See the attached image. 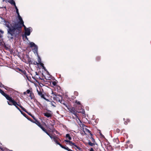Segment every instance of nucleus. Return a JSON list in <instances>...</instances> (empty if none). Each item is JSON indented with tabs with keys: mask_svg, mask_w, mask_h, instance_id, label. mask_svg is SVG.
Masks as SVG:
<instances>
[{
	"mask_svg": "<svg viewBox=\"0 0 151 151\" xmlns=\"http://www.w3.org/2000/svg\"><path fill=\"white\" fill-rule=\"evenodd\" d=\"M4 25L7 27V37L9 40L18 36L19 34L21 33L22 27H24L25 30L27 29L24 25V22L19 24V23H17L14 21L12 22L4 20Z\"/></svg>",
	"mask_w": 151,
	"mask_h": 151,
	"instance_id": "f257e3e1",
	"label": "nucleus"
},
{
	"mask_svg": "<svg viewBox=\"0 0 151 151\" xmlns=\"http://www.w3.org/2000/svg\"><path fill=\"white\" fill-rule=\"evenodd\" d=\"M9 101H8V104L9 105H13L14 106L16 107L19 110H20V109L18 107L17 103L14 100L12 99V97L9 100Z\"/></svg>",
	"mask_w": 151,
	"mask_h": 151,
	"instance_id": "f03ea898",
	"label": "nucleus"
},
{
	"mask_svg": "<svg viewBox=\"0 0 151 151\" xmlns=\"http://www.w3.org/2000/svg\"><path fill=\"white\" fill-rule=\"evenodd\" d=\"M29 45L30 47H34V48L32 49V50L35 53L38 54V47L34 43L32 42H29Z\"/></svg>",
	"mask_w": 151,
	"mask_h": 151,
	"instance_id": "7ed1b4c3",
	"label": "nucleus"
},
{
	"mask_svg": "<svg viewBox=\"0 0 151 151\" xmlns=\"http://www.w3.org/2000/svg\"><path fill=\"white\" fill-rule=\"evenodd\" d=\"M52 139H53V141L57 144L60 145V146L63 149H65L66 147L62 145L58 141V140H60V139L57 136H53L52 137Z\"/></svg>",
	"mask_w": 151,
	"mask_h": 151,
	"instance_id": "20e7f679",
	"label": "nucleus"
},
{
	"mask_svg": "<svg viewBox=\"0 0 151 151\" xmlns=\"http://www.w3.org/2000/svg\"><path fill=\"white\" fill-rule=\"evenodd\" d=\"M52 94H53V98L54 100L58 101L59 102L61 101L62 99V97L61 96H58V95H55V94L52 92Z\"/></svg>",
	"mask_w": 151,
	"mask_h": 151,
	"instance_id": "39448f33",
	"label": "nucleus"
},
{
	"mask_svg": "<svg viewBox=\"0 0 151 151\" xmlns=\"http://www.w3.org/2000/svg\"><path fill=\"white\" fill-rule=\"evenodd\" d=\"M43 114L47 118L51 117L52 115V113L51 111H49L47 112L44 113Z\"/></svg>",
	"mask_w": 151,
	"mask_h": 151,
	"instance_id": "423d86ee",
	"label": "nucleus"
},
{
	"mask_svg": "<svg viewBox=\"0 0 151 151\" xmlns=\"http://www.w3.org/2000/svg\"><path fill=\"white\" fill-rule=\"evenodd\" d=\"M0 93L1 94L6 98L8 100L11 99V97H10L9 95L5 93L2 90L0 89Z\"/></svg>",
	"mask_w": 151,
	"mask_h": 151,
	"instance_id": "0eeeda50",
	"label": "nucleus"
},
{
	"mask_svg": "<svg viewBox=\"0 0 151 151\" xmlns=\"http://www.w3.org/2000/svg\"><path fill=\"white\" fill-rule=\"evenodd\" d=\"M0 93L1 94L6 98L8 100L11 99V97H10L9 95L5 93L2 90L0 89Z\"/></svg>",
	"mask_w": 151,
	"mask_h": 151,
	"instance_id": "6e6552de",
	"label": "nucleus"
},
{
	"mask_svg": "<svg viewBox=\"0 0 151 151\" xmlns=\"http://www.w3.org/2000/svg\"><path fill=\"white\" fill-rule=\"evenodd\" d=\"M32 30V28L30 27L28 28L25 30V35L26 36H29L30 34V32Z\"/></svg>",
	"mask_w": 151,
	"mask_h": 151,
	"instance_id": "1a4fd4ad",
	"label": "nucleus"
},
{
	"mask_svg": "<svg viewBox=\"0 0 151 151\" xmlns=\"http://www.w3.org/2000/svg\"><path fill=\"white\" fill-rule=\"evenodd\" d=\"M42 129L52 139V137L53 136V135H52L50 134L49 133H48L46 130L45 128L43 127Z\"/></svg>",
	"mask_w": 151,
	"mask_h": 151,
	"instance_id": "9d476101",
	"label": "nucleus"
},
{
	"mask_svg": "<svg viewBox=\"0 0 151 151\" xmlns=\"http://www.w3.org/2000/svg\"><path fill=\"white\" fill-rule=\"evenodd\" d=\"M42 129L52 139V137L53 136V135H52L50 134L49 133H48L46 130L45 128L43 127Z\"/></svg>",
	"mask_w": 151,
	"mask_h": 151,
	"instance_id": "9b49d317",
	"label": "nucleus"
},
{
	"mask_svg": "<svg viewBox=\"0 0 151 151\" xmlns=\"http://www.w3.org/2000/svg\"><path fill=\"white\" fill-rule=\"evenodd\" d=\"M42 129L52 139V137L53 136V135H52L50 134L49 133H48L46 130L45 128L43 127Z\"/></svg>",
	"mask_w": 151,
	"mask_h": 151,
	"instance_id": "f8f14e48",
	"label": "nucleus"
},
{
	"mask_svg": "<svg viewBox=\"0 0 151 151\" xmlns=\"http://www.w3.org/2000/svg\"><path fill=\"white\" fill-rule=\"evenodd\" d=\"M42 129L52 139V137L53 136V135H52L50 134L49 133H48L46 130L45 128L43 127Z\"/></svg>",
	"mask_w": 151,
	"mask_h": 151,
	"instance_id": "ddd939ff",
	"label": "nucleus"
},
{
	"mask_svg": "<svg viewBox=\"0 0 151 151\" xmlns=\"http://www.w3.org/2000/svg\"><path fill=\"white\" fill-rule=\"evenodd\" d=\"M42 129L52 139V137L53 136V135H52L50 134L49 133H48L46 130L45 128L43 127Z\"/></svg>",
	"mask_w": 151,
	"mask_h": 151,
	"instance_id": "4468645a",
	"label": "nucleus"
},
{
	"mask_svg": "<svg viewBox=\"0 0 151 151\" xmlns=\"http://www.w3.org/2000/svg\"><path fill=\"white\" fill-rule=\"evenodd\" d=\"M19 71L21 72L22 74L24 75V76L27 77V78L28 79V75L26 73V71L25 70H22L21 69H19Z\"/></svg>",
	"mask_w": 151,
	"mask_h": 151,
	"instance_id": "2eb2a0df",
	"label": "nucleus"
},
{
	"mask_svg": "<svg viewBox=\"0 0 151 151\" xmlns=\"http://www.w3.org/2000/svg\"><path fill=\"white\" fill-rule=\"evenodd\" d=\"M34 123L38 126L41 129H42L43 127L41 125L40 122L37 119H35Z\"/></svg>",
	"mask_w": 151,
	"mask_h": 151,
	"instance_id": "dca6fc26",
	"label": "nucleus"
},
{
	"mask_svg": "<svg viewBox=\"0 0 151 151\" xmlns=\"http://www.w3.org/2000/svg\"><path fill=\"white\" fill-rule=\"evenodd\" d=\"M37 92L38 95L42 98L45 99V95H44L40 91H39L37 90Z\"/></svg>",
	"mask_w": 151,
	"mask_h": 151,
	"instance_id": "f3484780",
	"label": "nucleus"
},
{
	"mask_svg": "<svg viewBox=\"0 0 151 151\" xmlns=\"http://www.w3.org/2000/svg\"><path fill=\"white\" fill-rule=\"evenodd\" d=\"M78 108H76V109L78 110L77 112L78 113H80L83 111V109L82 108L81 105H79Z\"/></svg>",
	"mask_w": 151,
	"mask_h": 151,
	"instance_id": "a211bd4d",
	"label": "nucleus"
},
{
	"mask_svg": "<svg viewBox=\"0 0 151 151\" xmlns=\"http://www.w3.org/2000/svg\"><path fill=\"white\" fill-rule=\"evenodd\" d=\"M4 88L6 90L9 91L10 92H13L14 91V90L12 88L8 87L6 86V87H4Z\"/></svg>",
	"mask_w": 151,
	"mask_h": 151,
	"instance_id": "6ab92c4d",
	"label": "nucleus"
},
{
	"mask_svg": "<svg viewBox=\"0 0 151 151\" xmlns=\"http://www.w3.org/2000/svg\"><path fill=\"white\" fill-rule=\"evenodd\" d=\"M18 19L19 20V22L18 23H19V24H22V22H24L23 21L22 18L21 17L19 14V15H18Z\"/></svg>",
	"mask_w": 151,
	"mask_h": 151,
	"instance_id": "aec40b11",
	"label": "nucleus"
},
{
	"mask_svg": "<svg viewBox=\"0 0 151 151\" xmlns=\"http://www.w3.org/2000/svg\"><path fill=\"white\" fill-rule=\"evenodd\" d=\"M17 105L18 106H19L20 108H21V109L24 111H25V112H27V111L26 110L24 107H23L20 104H17Z\"/></svg>",
	"mask_w": 151,
	"mask_h": 151,
	"instance_id": "412c9836",
	"label": "nucleus"
},
{
	"mask_svg": "<svg viewBox=\"0 0 151 151\" xmlns=\"http://www.w3.org/2000/svg\"><path fill=\"white\" fill-rule=\"evenodd\" d=\"M60 102L61 103V104H63L65 106L67 107L68 109V108L67 106V105L64 100H61V101H60Z\"/></svg>",
	"mask_w": 151,
	"mask_h": 151,
	"instance_id": "4be33fe9",
	"label": "nucleus"
},
{
	"mask_svg": "<svg viewBox=\"0 0 151 151\" xmlns=\"http://www.w3.org/2000/svg\"><path fill=\"white\" fill-rule=\"evenodd\" d=\"M83 132L86 133H90V131L86 128H83Z\"/></svg>",
	"mask_w": 151,
	"mask_h": 151,
	"instance_id": "5701e85b",
	"label": "nucleus"
},
{
	"mask_svg": "<svg viewBox=\"0 0 151 151\" xmlns=\"http://www.w3.org/2000/svg\"><path fill=\"white\" fill-rule=\"evenodd\" d=\"M8 2L12 5H15V3L14 0H9Z\"/></svg>",
	"mask_w": 151,
	"mask_h": 151,
	"instance_id": "b1692460",
	"label": "nucleus"
},
{
	"mask_svg": "<svg viewBox=\"0 0 151 151\" xmlns=\"http://www.w3.org/2000/svg\"><path fill=\"white\" fill-rule=\"evenodd\" d=\"M37 60L38 61V63L37 64L40 65L42 66H43V65L42 63H41V59L39 56L38 57Z\"/></svg>",
	"mask_w": 151,
	"mask_h": 151,
	"instance_id": "393cba45",
	"label": "nucleus"
},
{
	"mask_svg": "<svg viewBox=\"0 0 151 151\" xmlns=\"http://www.w3.org/2000/svg\"><path fill=\"white\" fill-rule=\"evenodd\" d=\"M64 141L66 142H68V143H69V145L72 146V144L73 143V142H72L70 141V140H64Z\"/></svg>",
	"mask_w": 151,
	"mask_h": 151,
	"instance_id": "a878e982",
	"label": "nucleus"
},
{
	"mask_svg": "<svg viewBox=\"0 0 151 151\" xmlns=\"http://www.w3.org/2000/svg\"><path fill=\"white\" fill-rule=\"evenodd\" d=\"M73 145L75 146L76 148L78 150H80L81 149L80 147L77 146L75 144V143L73 142L72 144V146Z\"/></svg>",
	"mask_w": 151,
	"mask_h": 151,
	"instance_id": "bb28decb",
	"label": "nucleus"
},
{
	"mask_svg": "<svg viewBox=\"0 0 151 151\" xmlns=\"http://www.w3.org/2000/svg\"><path fill=\"white\" fill-rule=\"evenodd\" d=\"M66 138H68L70 140H71L72 139L71 137L70 136L69 134H67L66 135Z\"/></svg>",
	"mask_w": 151,
	"mask_h": 151,
	"instance_id": "cd10ccee",
	"label": "nucleus"
},
{
	"mask_svg": "<svg viewBox=\"0 0 151 151\" xmlns=\"http://www.w3.org/2000/svg\"><path fill=\"white\" fill-rule=\"evenodd\" d=\"M50 104L54 107L56 106V103L53 101L51 102Z\"/></svg>",
	"mask_w": 151,
	"mask_h": 151,
	"instance_id": "c85d7f7f",
	"label": "nucleus"
},
{
	"mask_svg": "<svg viewBox=\"0 0 151 151\" xmlns=\"http://www.w3.org/2000/svg\"><path fill=\"white\" fill-rule=\"evenodd\" d=\"M30 93H32V92H31L28 89L27 90L26 92H24V94H26V93L27 94H30Z\"/></svg>",
	"mask_w": 151,
	"mask_h": 151,
	"instance_id": "c756f323",
	"label": "nucleus"
},
{
	"mask_svg": "<svg viewBox=\"0 0 151 151\" xmlns=\"http://www.w3.org/2000/svg\"><path fill=\"white\" fill-rule=\"evenodd\" d=\"M114 141H115L116 142V143L117 144H118L119 143V141L118 139L117 138L114 139Z\"/></svg>",
	"mask_w": 151,
	"mask_h": 151,
	"instance_id": "7c9ffc66",
	"label": "nucleus"
},
{
	"mask_svg": "<svg viewBox=\"0 0 151 151\" xmlns=\"http://www.w3.org/2000/svg\"><path fill=\"white\" fill-rule=\"evenodd\" d=\"M88 144L91 146H92L94 145V144L93 143H92L91 142H89L88 143Z\"/></svg>",
	"mask_w": 151,
	"mask_h": 151,
	"instance_id": "2f4dec72",
	"label": "nucleus"
},
{
	"mask_svg": "<svg viewBox=\"0 0 151 151\" xmlns=\"http://www.w3.org/2000/svg\"><path fill=\"white\" fill-rule=\"evenodd\" d=\"M29 96L30 97L31 99H32L33 98V94L32 93H30Z\"/></svg>",
	"mask_w": 151,
	"mask_h": 151,
	"instance_id": "473e14b6",
	"label": "nucleus"
},
{
	"mask_svg": "<svg viewBox=\"0 0 151 151\" xmlns=\"http://www.w3.org/2000/svg\"><path fill=\"white\" fill-rule=\"evenodd\" d=\"M6 86H4L1 83H0V87L1 88L3 87L4 88V87H6Z\"/></svg>",
	"mask_w": 151,
	"mask_h": 151,
	"instance_id": "72a5a7b5",
	"label": "nucleus"
},
{
	"mask_svg": "<svg viewBox=\"0 0 151 151\" xmlns=\"http://www.w3.org/2000/svg\"><path fill=\"white\" fill-rule=\"evenodd\" d=\"M70 111L73 113V114H74L75 116H76V114L75 112V111H73V110H72V111Z\"/></svg>",
	"mask_w": 151,
	"mask_h": 151,
	"instance_id": "f704fd0d",
	"label": "nucleus"
},
{
	"mask_svg": "<svg viewBox=\"0 0 151 151\" xmlns=\"http://www.w3.org/2000/svg\"><path fill=\"white\" fill-rule=\"evenodd\" d=\"M52 85L54 86H55L57 85V83L55 81H53L52 82Z\"/></svg>",
	"mask_w": 151,
	"mask_h": 151,
	"instance_id": "c9c22d12",
	"label": "nucleus"
},
{
	"mask_svg": "<svg viewBox=\"0 0 151 151\" xmlns=\"http://www.w3.org/2000/svg\"><path fill=\"white\" fill-rule=\"evenodd\" d=\"M16 13L17 14V15H19V11H18V9H16Z\"/></svg>",
	"mask_w": 151,
	"mask_h": 151,
	"instance_id": "e433bc0d",
	"label": "nucleus"
},
{
	"mask_svg": "<svg viewBox=\"0 0 151 151\" xmlns=\"http://www.w3.org/2000/svg\"><path fill=\"white\" fill-rule=\"evenodd\" d=\"M76 104H78L79 105H81L80 103V102L79 101H76Z\"/></svg>",
	"mask_w": 151,
	"mask_h": 151,
	"instance_id": "4c0bfd02",
	"label": "nucleus"
},
{
	"mask_svg": "<svg viewBox=\"0 0 151 151\" xmlns=\"http://www.w3.org/2000/svg\"><path fill=\"white\" fill-rule=\"evenodd\" d=\"M53 132H55L57 134H59V133L55 129H54V131H53Z\"/></svg>",
	"mask_w": 151,
	"mask_h": 151,
	"instance_id": "58836bf2",
	"label": "nucleus"
},
{
	"mask_svg": "<svg viewBox=\"0 0 151 151\" xmlns=\"http://www.w3.org/2000/svg\"><path fill=\"white\" fill-rule=\"evenodd\" d=\"M31 116L35 120V119H36L35 117L34 116H32V115Z\"/></svg>",
	"mask_w": 151,
	"mask_h": 151,
	"instance_id": "ea45409f",
	"label": "nucleus"
},
{
	"mask_svg": "<svg viewBox=\"0 0 151 151\" xmlns=\"http://www.w3.org/2000/svg\"><path fill=\"white\" fill-rule=\"evenodd\" d=\"M0 32L2 34H3L4 33V32L1 30L0 29Z\"/></svg>",
	"mask_w": 151,
	"mask_h": 151,
	"instance_id": "a19ab883",
	"label": "nucleus"
},
{
	"mask_svg": "<svg viewBox=\"0 0 151 151\" xmlns=\"http://www.w3.org/2000/svg\"><path fill=\"white\" fill-rule=\"evenodd\" d=\"M90 151H94V150L91 147V148L90 150Z\"/></svg>",
	"mask_w": 151,
	"mask_h": 151,
	"instance_id": "79ce46f5",
	"label": "nucleus"
},
{
	"mask_svg": "<svg viewBox=\"0 0 151 151\" xmlns=\"http://www.w3.org/2000/svg\"><path fill=\"white\" fill-rule=\"evenodd\" d=\"M119 131H120V130H119V129H116V132H118V133L119 132Z\"/></svg>",
	"mask_w": 151,
	"mask_h": 151,
	"instance_id": "37998d69",
	"label": "nucleus"
},
{
	"mask_svg": "<svg viewBox=\"0 0 151 151\" xmlns=\"http://www.w3.org/2000/svg\"><path fill=\"white\" fill-rule=\"evenodd\" d=\"M14 6L16 10L18 9L17 6H16V4H15V5H14Z\"/></svg>",
	"mask_w": 151,
	"mask_h": 151,
	"instance_id": "c03bdc74",
	"label": "nucleus"
},
{
	"mask_svg": "<svg viewBox=\"0 0 151 151\" xmlns=\"http://www.w3.org/2000/svg\"><path fill=\"white\" fill-rule=\"evenodd\" d=\"M30 120L32 122H33L34 123L35 122V120H32V119H31Z\"/></svg>",
	"mask_w": 151,
	"mask_h": 151,
	"instance_id": "a18cd8bd",
	"label": "nucleus"
},
{
	"mask_svg": "<svg viewBox=\"0 0 151 151\" xmlns=\"http://www.w3.org/2000/svg\"><path fill=\"white\" fill-rule=\"evenodd\" d=\"M22 115H23L24 116H25V117H26V116H27V115H26V114L25 113H24Z\"/></svg>",
	"mask_w": 151,
	"mask_h": 151,
	"instance_id": "49530a36",
	"label": "nucleus"
},
{
	"mask_svg": "<svg viewBox=\"0 0 151 151\" xmlns=\"http://www.w3.org/2000/svg\"><path fill=\"white\" fill-rule=\"evenodd\" d=\"M129 147L130 148H132V145H129Z\"/></svg>",
	"mask_w": 151,
	"mask_h": 151,
	"instance_id": "de8ad7c7",
	"label": "nucleus"
},
{
	"mask_svg": "<svg viewBox=\"0 0 151 151\" xmlns=\"http://www.w3.org/2000/svg\"><path fill=\"white\" fill-rule=\"evenodd\" d=\"M96 59L97 60H99L100 59V57H98L96 58Z\"/></svg>",
	"mask_w": 151,
	"mask_h": 151,
	"instance_id": "09e8293b",
	"label": "nucleus"
},
{
	"mask_svg": "<svg viewBox=\"0 0 151 151\" xmlns=\"http://www.w3.org/2000/svg\"><path fill=\"white\" fill-rule=\"evenodd\" d=\"M30 116H31L32 115L30 113H29V112H28L27 111V112H26Z\"/></svg>",
	"mask_w": 151,
	"mask_h": 151,
	"instance_id": "8fccbe9b",
	"label": "nucleus"
},
{
	"mask_svg": "<svg viewBox=\"0 0 151 151\" xmlns=\"http://www.w3.org/2000/svg\"><path fill=\"white\" fill-rule=\"evenodd\" d=\"M19 111L21 112V113L22 114H23L24 113L23 112H22V111H21V109H20V110H19Z\"/></svg>",
	"mask_w": 151,
	"mask_h": 151,
	"instance_id": "3c124183",
	"label": "nucleus"
},
{
	"mask_svg": "<svg viewBox=\"0 0 151 151\" xmlns=\"http://www.w3.org/2000/svg\"><path fill=\"white\" fill-rule=\"evenodd\" d=\"M45 99L47 101H49V100L48 99H46L45 98V99Z\"/></svg>",
	"mask_w": 151,
	"mask_h": 151,
	"instance_id": "603ef678",
	"label": "nucleus"
},
{
	"mask_svg": "<svg viewBox=\"0 0 151 151\" xmlns=\"http://www.w3.org/2000/svg\"><path fill=\"white\" fill-rule=\"evenodd\" d=\"M0 149H1V150H3V148H2V147L0 146Z\"/></svg>",
	"mask_w": 151,
	"mask_h": 151,
	"instance_id": "864d4df0",
	"label": "nucleus"
},
{
	"mask_svg": "<svg viewBox=\"0 0 151 151\" xmlns=\"http://www.w3.org/2000/svg\"><path fill=\"white\" fill-rule=\"evenodd\" d=\"M124 124H125V125H127V123L126 122H124Z\"/></svg>",
	"mask_w": 151,
	"mask_h": 151,
	"instance_id": "5fc2aeb1",
	"label": "nucleus"
},
{
	"mask_svg": "<svg viewBox=\"0 0 151 151\" xmlns=\"http://www.w3.org/2000/svg\"><path fill=\"white\" fill-rule=\"evenodd\" d=\"M75 94H76V95H77V94H78V93L77 92H75Z\"/></svg>",
	"mask_w": 151,
	"mask_h": 151,
	"instance_id": "6e6d98bb",
	"label": "nucleus"
},
{
	"mask_svg": "<svg viewBox=\"0 0 151 151\" xmlns=\"http://www.w3.org/2000/svg\"><path fill=\"white\" fill-rule=\"evenodd\" d=\"M2 37V36L0 34V38L1 37Z\"/></svg>",
	"mask_w": 151,
	"mask_h": 151,
	"instance_id": "4d7b16f0",
	"label": "nucleus"
},
{
	"mask_svg": "<svg viewBox=\"0 0 151 151\" xmlns=\"http://www.w3.org/2000/svg\"><path fill=\"white\" fill-rule=\"evenodd\" d=\"M127 142V143H128V142L129 143V141L128 142Z\"/></svg>",
	"mask_w": 151,
	"mask_h": 151,
	"instance_id": "13d9d810",
	"label": "nucleus"
}]
</instances>
